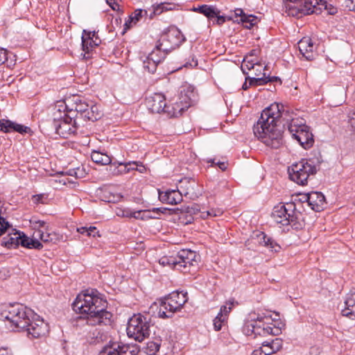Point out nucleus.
I'll list each match as a JSON object with an SVG mask.
<instances>
[{"label":"nucleus","instance_id":"30","mask_svg":"<svg viewBox=\"0 0 355 355\" xmlns=\"http://www.w3.org/2000/svg\"><path fill=\"white\" fill-rule=\"evenodd\" d=\"M91 158L94 162L102 165L110 164L112 162L111 158L107 155L96 150L92 153Z\"/></svg>","mask_w":355,"mask_h":355},{"label":"nucleus","instance_id":"39","mask_svg":"<svg viewBox=\"0 0 355 355\" xmlns=\"http://www.w3.org/2000/svg\"><path fill=\"white\" fill-rule=\"evenodd\" d=\"M174 7L175 5L170 3H161L160 4L154 7V14L160 15L164 11L172 10Z\"/></svg>","mask_w":355,"mask_h":355},{"label":"nucleus","instance_id":"28","mask_svg":"<svg viewBox=\"0 0 355 355\" xmlns=\"http://www.w3.org/2000/svg\"><path fill=\"white\" fill-rule=\"evenodd\" d=\"M144 14L147 15L146 10H143L141 9L136 10L130 17L129 19L125 21L124 24V30H127L130 27L135 25L143 17Z\"/></svg>","mask_w":355,"mask_h":355},{"label":"nucleus","instance_id":"55","mask_svg":"<svg viewBox=\"0 0 355 355\" xmlns=\"http://www.w3.org/2000/svg\"><path fill=\"white\" fill-rule=\"evenodd\" d=\"M168 210L167 208L159 207V208H153L152 209L153 213L157 216L160 215V214H164L165 211Z\"/></svg>","mask_w":355,"mask_h":355},{"label":"nucleus","instance_id":"23","mask_svg":"<svg viewBox=\"0 0 355 355\" xmlns=\"http://www.w3.org/2000/svg\"><path fill=\"white\" fill-rule=\"evenodd\" d=\"M102 115L100 107L90 101V105L85 110V113H83L80 117L83 118L85 120L95 121L101 119Z\"/></svg>","mask_w":355,"mask_h":355},{"label":"nucleus","instance_id":"40","mask_svg":"<svg viewBox=\"0 0 355 355\" xmlns=\"http://www.w3.org/2000/svg\"><path fill=\"white\" fill-rule=\"evenodd\" d=\"M18 233L19 232L15 233L13 236H8V238H3L2 244L8 248H12V246H18Z\"/></svg>","mask_w":355,"mask_h":355},{"label":"nucleus","instance_id":"31","mask_svg":"<svg viewBox=\"0 0 355 355\" xmlns=\"http://www.w3.org/2000/svg\"><path fill=\"white\" fill-rule=\"evenodd\" d=\"M257 65L261 67L259 64V60L257 58H249L248 57H245L243 59V63L241 64V70L244 74L248 73V71L254 69V66Z\"/></svg>","mask_w":355,"mask_h":355},{"label":"nucleus","instance_id":"50","mask_svg":"<svg viewBox=\"0 0 355 355\" xmlns=\"http://www.w3.org/2000/svg\"><path fill=\"white\" fill-rule=\"evenodd\" d=\"M43 247L42 244L37 239H31L29 242L30 249H41Z\"/></svg>","mask_w":355,"mask_h":355},{"label":"nucleus","instance_id":"53","mask_svg":"<svg viewBox=\"0 0 355 355\" xmlns=\"http://www.w3.org/2000/svg\"><path fill=\"white\" fill-rule=\"evenodd\" d=\"M286 1L289 2V3H299V5H291V4H288L286 6V8L288 9V14L289 15H291L290 13H289V7H300L301 5H304V0H286Z\"/></svg>","mask_w":355,"mask_h":355},{"label":"nucleus","instance_id":"11","mask_svg":"<svg viewBox=\"0 0 355 355\" xmlns=\"http://www.w3.org/2000/svg\"><path fill=\"white\" fill-rule=\"evenodd\" d=\"M198 258L199 256L195 251L189 249L180 250L177 254L178 270L183 272H189L191 266L198 265Z\"/></svg>","mask_w":355,"mask_h":355},{"label":"nucleus","instance_id":"59","mask_svg":"<svg viewBox=\"0 0 355 355\" xmlns=\"http://www.w3.org/2000/svg\"><path fill=\"white\" fill-rule=\"evenodd\" d=\"M132 218L142 220V210L133 211Z\"/></svg>","mask_w":355,"mask_h":355},{"label":"nucleus","instance_id":"58","mask_svg":"<svg viewBox=\"0 0 355 355\" xmlns=\"http://www.w3.org/2000/svg\"><path fill=\"white\" fill-rule=\"evenodd\" d=\"M250 77H247L245 78V82L242 85V89L243 90H246L249 88L250 86H257L258 85H250Z\"/></svg>","mask_w":355,"mask_h":355},{"label":"nucleus","instance_id":"6","mask_svg":"<svg viewBox=\"0 0 355 355\" xmlns=\"http://www.w3.org/2000/svg\"><path fill=\"white\" fill-rule=\"evenodd\" d=\"M318 171V167L312 159H302L293 164L288 168L289 178L299 185H306L308 179L314 175Z\"/></svg>","mask_w":355,"mask_h":355},{"label":"nucleus","instance_id":"34","mask_svg":"<svg viewBox=\"0 0 355 355\" xmlns=\"http://www.w3.org/2000/svg\"><path fill=\"white\" fill-rule=\"evenodd\" d=\"M8 127L9 129H10V132L15 131L20 134L31 132V129L29 127L12 122L11 121L8 122Z\"/></svg>","mask_w":355,"mask_h":355},{"label":"nucleus","instance_id":"62","mask_svg":"<svg viewBox=\"0 0 355 355\" xmlns=\"http://www.w3.org/2000/svg\"><path fill=\"white\" fill-rule=\"evenodd\" d=\"M122 211H123L122 216L127 217V218H132L133 211H131L130 209H126V210H123Z\"/></svg>","mask_w":355,"mask_h":355},{"label":"nucleus","instance_id":"18","mask_svg":"<svg viewBox=\"0 0 355 355\" xmlns=\"http://www.w3.org/2000/svg\"><path fill=\"white\" fill-rule=\"evenodd\" d=\"M159 199L161 202L170 205H177L182 201V192L180 190L159 191Z\"/></svg>","mask_w":355,"mask_h":355},{"label":"nucleus","instance_id":"5","mask_svg":"<svg viewBox=\"0 0 355 355\" xmlns=\"http://www.w3.org/2000/svg\"><path fill=\"white\" fill-rule=\"evenodd\" d=\"M302 214L297 210V205L294 202L279 204L275 206L272 213V218L277 223L282 225H291L294 229H302L304 222Z\"/></svg>","mask_w":355,"mask_h":355},{"label":"nucleus","instance_id":"21","mask_svg":"<svg viewBox=\"0 0 355 355\" xmlns=\"http://www.w3.org/2000/svg\"><path fill=\"white\" fill-rule=\"evenodd\" d=\"M178 99H182V102H187L189 107L196 100V93L192 85H184L180 88Z\"/></svg>","mask_w":355,"mask_h":355},{"label":"nucleus","instance_id":"9","mask_svg":"<svg viewBox=\"0 0 355 355\" xmlns=\"http://www.w3.org/2000/svg\"><path fill=\"white\" fill-rule=\"evenodd\" d=\"M187 300V293L172 292L162 301L157 312L159 318L163 319L171 318L175 312L182 308Z\"/></svg>","mask_w":355,"mask_h":355},{"label":"nucleus","instance_id":"56","mask_svg":"<svg viewBox=\"0 0 355 355\" xmlns=\"http://www.w3.org/2000/svg\"><path fill=\"white\" fill-rule=\"evenodd\" d=\"M106 2L112 10H116L119 9V6L116 2L115 0H106Z\"/></svg>","mask_w":355,"mask_h":355},{"label":"nucleus","instance_id":"64","mask_svg":"<svg viewBox=\"0 0 355 355\" xmlns=\"http://www.w3.org/2000/svg\"><path fill=\"white\" fill-rule=\"evenodd\" d=\"M0 355H12L10 352L5 348L0 349Z\"/></svg>","mask_w":355,"mask_h":355},{"label":"nucleus","instance_id":"45","mask_svg":"<svg viewBox=\"0 0 355 355\" xmlns=\"http://www.w3.org/2000/svg\"><path fill=\"white\" fill-rule=\"evenodd\" d=\"M17 239H18V241H19L17 245H21L23 247H26V248H28L29 242L31 240V239L29 237L26 236L24 234H21V233L19 232Z\"/></svg>","mask_w":355,"mask_h":355},{"label":"nucleus","instance_id":"57","mask_svg":"<svg viewBox=\"0 0 355 355\" xmlns=\"http://www.w3.org/2000/svg\"><path fill=\"white\" fill-rule=\"evenodd\" d=\"M313 44L312 42H311V39L309 37H304L303 38H302L297 43V44Z\"/></svg>","mask_w":355,"mask_h":355},{"label":"nucleus","instance_id":"48","mask_svg":"<svg viewBox=\"0 0 355 355\" xmlns=\"http://www.w3.org/2000/svg\"><path fill=\"white\" fill-rule=\"evenodd\" d=\"M208 163H211V166L217 165L222 171H225L227 168V164L225 162L216 161V158L208 159Z\"/></svg>","mask_w":355,"mask_h":355},{"label":"nucleus","instance_id":"15","mask_svg":"<svg viewBox=\"0 0 355 355\" xmlns=\"http://www.w3.org/2000/svg\"><path fill=\"white\" fill-rule=\"evenodd\" d=\"M300 200L306 202L309 206L315 211H320L326 204L324 196L321 192L314 191L302 196Z\"/></svg>","mask_w":355,"mask_h":355},{"label":"nucleus","instance_id":"63","mask_svg":"<svg viewBox=\"0 0 355 355\" xmlns=\"http://www.w3.org/2000/svg\"><path fill=\"white\" fill-rule=\"evenodd\" d=\"M77 231L82 234H86L87 235L88 227H80L77 229Z\"/></svg>","mask_w":355,"mask_h":355},{"label":"nucleus","instance_id":"49","mask_svg":"<svg viewBox=\"0 0 355 355\" xmlns=\"http://www.w3.org/2000/svg\"><path fill=\"white\" fill-rule=\"evenodd\" d=\"M8 122H10V120L0 119V131L10 132V129H9L8 127Z\"/></svg>","mask_w":355,"mask_h":355},{"label":"nucleus","instance_id":"29","mask_svg":"<svg viewBox=\"0 0 355 355\" xmlns=\"http://www.w3.org/2000/svg\"><path fill=\"white\" fill-rule=\"evenodd\" d=\"M302 55L307 60L315 59L317 55L316 46H297Z\"/></svg>","mask_w":355,"mask_h":355},{"label":"nucleus","instance_id":"27","mask_svg":"<svg viewBox=\"0 0 355 355\" xmlns=\"http://www.w3.org/2000/svg\"><path fill=\"white\" fill-rule=\"evenodd\" d=\"M193 10L199 12L209 19L215 18V16L220 14V10L215 6L208 5H202L198 8H195Z\"/></svg>","mask_w":355,"mask_h":355},{"label":"nucleus","instance_id":"22","mask_svg":"<svg viewBox=\"0 0 355 355\" xmlns=\"http://www.w3.org/2000/svg\"><path fill=\"white\" fill-rule=\"evenodd\" d=\"M236 17H240V21L246 28H251L258 21V18L252 15H246L241 8L234 10Z\"/></svg>","mask_w":355,"mask_h":355},{"label":"nucleus","instance_id":"16","mask_svg":"<svg viewBox=\"0 0 355 355\" xmlns=\"http://www.w3.org/2000/svg\"><path fill=\"white\" fill-rule=\"evenodd\" d=\"M148 109L152 113H166L167 104L164 95L160 93H155L149 96L146 101Z\"/></svg>","mask_w":355,"mask_h":355},{"label":"nucleus","instance_id":"19","mask_svg":"<svg viewBox=\"0 0 355 355\" xmlns=\"http://www.w3.org/2000/svg\"><path fill=\"white\" fill-rule=\"evenodd\" d=\"M342 315L349 319H355V289L347 294L345 300V308L341 311Z\"/></svg>","mask_w":355,"mask_h":355},{"label":"nucleus","instance_id":"7","mask_svg":"<svg viewBox=\"0 0 355 355\" xmlns=\"http://www.w3.org/2000/svg\"><path fill=\"white\" fill-rule=\"evenodd\" d=\"M150 318L148 315L134 314L128 320L127 335L136 341L142 342L150 336Z\"/></svg>","mask_w":355,"mask_h":355},{"label":"nucleus","instance_id":"24","mask_svg":"<svg viewBox=\"0 0 355 355\" xmlns=\"http://www.w3.org/2000/svg\"><path fill=\"white\" fill-rule=\"evenodd\" d=\"M71 54L80 59H89L92 57L95 46H72Z\"/></svg>","mask_w":355,"mask_h":355},{"label":"nucleus","instance_id":"54","mask_svg":"<svg viewBox=\"0 0 355 355\" xmlns=\"http://www.w3.org/2000/svg\"><path fill=\"white\" fill-rule=\"evenodd\" d=\"M44 194H37L32 197L33 202L35 204L43 203Z\"/></svg>","mask_w":355,"mask_h":355},{"label":"nucleus","instance_id":"13","mask_svg":"<svg viewBox=\"0 0 355 355\" xmlns=\"http://www.w3.org/2000/svg\"><path fill=\"white\" fill-rule=\"evenodd\" d=\"M64 103L68 113L76 112L75 117H77L78 114L81 116L83 113H85V110L90 105V102L88 103L84 97L79 95L67 97L65 98Z\"/></svg>","mask_w":355,"mask_h":355},{"label":"nucleus","instance_id":"46","mask_svg":"<svg viewBox=\"0 0 355 355\" xmlns=\"http://www.w3.org/2000/svg\"><path fill=\"white\" fill-rule=\"evenodd\" d=\"M262 351L263 355H272L275 354L271 346L267 343V340L262 343V346L259 348Z\"/></svg>","mask_w":355,"mask_h":355},{"label":"nucleus","instance_id":"60","mask_svg":"<svg viewBox=\"0 0 355 355\" xmlns=\"http://www.w3.org/2000/svg\"><path fill=\"white\" fill-rule=\"evenodd\" d=\"M97 233L96 227L94 226H90L88 227L87 236H95V234Z\"/></svg>","mask_w":355,"mask_h":355},{"label":"nucleus","instance_id":"8","mask_svg":"<svg viewBox=\"0 0 355 355\" xmlns=\"http://www.w3.org/2000/svg\"><path fill=\"white\" fill-rule=\"evenodd\" d=\"M323 10H326L328 15H333L337 12V8L328 3L326 0H304V4L300 7H289V13L300 18L306 15H319Z\"/></svg>","mask_w":355,"mask_h":355},{"label":"nucleus","instance_id":"1","mask_svg":"<svg viewBox=\"0 0 355 355\" xmlns=\"http://www.w3.org/2000/svg\"><path fill=\"white\" fill-rule=\"evenodd\" d=\"M289 112L284 105L274 103L264 109L256 124L253 126L254 136L266 146L272 148H279L284 144L283 127L286 121L288 131L292 137L304 148H311L313 143V134L309 127L305 124H298L288 118Z\"/></svg>","mask_w":355,"mask_h":355},{"label":"nucleus","instance_id":"42","mask_svg":"<svg viewBox=\"0 0 355 355\" xmlns=\"http://www.w3.org/2000/svg\"><path fill=\"white\" fill-rule=\"evenodd\" d=\"M246 57H248L249 58H257L259 60V63L263 62V64H265L266 61L262 56V51L259 48L252 50Z\"/></svg>","mask_w":355,"mask_h":355},{"label":"nucleus","instance_id":"47","mask_svg":"<svg viewBox=\"0 0 355 355\" xmlns=\"http://www.w3.org/2000/svg\"><path fill=\"white\" fill-rule=\"evenodd\" d=\"M11 53H9L7 49L1 47L0 46V65L3 64L6 61L8 60L9 55Z\"/></svg>","mask_w":355,"mask_h":355},{"label":"nucleus","instance_id":"36","mask_svg":"<svg viewBox=\"0 0 355 355\" xmlns=\"http://www.w3.org/2000/svg\"><path fill=\"white\" fill-rule=\"evenodd\" d=\"M165 37H168V41L173 44H179L181 42L180 38L182 35L180 32L178 30L169 31Z\"/></svg>","mask_w":355,"mask_h":355},{"label":"nucleus","instance_id":"44","mask_svg":"<svg viewBox=\"0 0 355 355\" xmlns=\"http://www.w3.org/2000/svg\"><path fill=\"white\" fill-rule=\"evenodd\" d=\"M232 305H233V302H227L225 305H223L220 307V312L218 314L223 316V318L227 319V315L232 310Z\"/></svg>","mask_w":355,"mask_h":355},{"label":"nucleus","instance_id":"25","mask_svg":"<svg viewBox=\"0 0 355 355\" xmlns=\"http://www.w3.org/2000/svg\"><path fill=\"white\" fill-rule=\"evenodd\" d=\"M81 39V44H101L102 42L98 32L94 31L83 30Z\"/></svg>","mask_w":355,"mask_h":355},{"label":"nucleus","instance_id":"38","mask_svg":"<svg viewBox=\"0 0 355 355\" xmlns=\"http://www.w3.org/2000/svg\"><path fill=\"white\" fill-rule=\"evenodd\" d=\"M137 166L136 162H128L125 164L120 163L117 168L116 173H127L131 170H135Z\"/></svg>","mask_w":355,"mask_h":355},{"label":"nucleus","instance_id":"14","mask_svg":"<svg viewBox=\"0 0 355 355\" xmlns=\"http://www.w3.org/2000/svg\"><path fill=\"white\" fill-rule=\"evenodd\" d=\"M139 350L134 347L119 343L105 345L99 355H138Z\"/></svg>","mask_w":355,"mask_h":355},{"label":"nucleus","instance_id":"35","mask_svg":"<svg viewBox=\"0 0 355 355\" xmlns=\"http://www.w3.org/2000/svg\"><path fill=\"white\" fill-rule=\"evenodd\" d=\"M34 236L35 237H38L43 242L47 243L51 242L53 240V235L50 232L49 227H47V230H40L39 232H35Z\"/></svg>","mask_w":355,"mask_h":355},{"label":"nucleus","instance_id":"2","mask_svg":"<svg viewBox=\"0 0 355 355\" xmlns=\"http://www.w3.org/2000/svg\"><path fill=\"white\" fill-rule=\"evenodd\" d=\"M1 318L9 320L15 327L26 331L28 336L40 338L49 332V325L31 309L21 304H10L1 313Z\"/></svg>","mask_w":355,"mask_h":355},{"label":"nucleus","instance_id":"26","mask_svg":"<svg viewBox=\"0 0 355 355\" xmlns=\"http://www.w3.org/2000/svg\"><path fill=\"white\" fill-rule=\"evenodd\" d=\"M263 76L260 78H254L252 77L250 78V85H265L268 83H279V85L282 84L281 79L277 76H266V73H263Z\"/></svg>","mask_w":355,"mask_h":355},{"label":"nucleus","instance_id":"17","mask_svg":"<svg viewBox=\"0 0 355 355\" xmlns=\"http://www.w3.org/2000/svg\"><path fill=\"white\" fill-rule=\"evenodd\" d=\"M170 105H167L166 114L171 117H177L189 107V104L182 102V99H171Z\"/></svg>","mask_w":355,"mask_h":355},{"label":"nucleus","instance_id":"37","mask_svg":"<svg viewBox=\"0 0 355 355\" xmlns=\"http://www.w3.org/2000/svg\"><path fill=\"white\" fill-rule=\"evenodd\" d=\"M31 227L35 230V232H39L40 230H47L49 225L44 220H37L33 218L30 220Z\"/></svg>","mask_w":355,"mask_h":355},{"label":"nucleus","instance_id":"33","mask_svg":"<svg viewBox=\"0 0 355 355\" xmlns=\"http://www.w3.org/2000/svg\"><path fill=\"white\" fill-rule=\"evenodd\" d=\"M159 263L162 266H168L171 268L178 270L177 256H164L159 259Z\"/></svg>","mask_w":355,"mask_h":355},{"label":"nucleus","instance_id":"51","mask_svg":"<svg viewBox=\"0 0 355 355\" xmlns=\"http://www.w3.org/2000/svg\"><path fill=\"white\" fill-rule=\"evenodd\" d=\"M158 216L155 215L152 210H142V220H146L150 218H157Z\"/></svg>","mask_w":355,"mask_h":355},{"label":"nucleus","instance_id":"12","mask_svg":"<svg viewBox=\"0 0 355 355\" xmlns=\"http://www.w3.org/2000/svg\"><path fill=\"white\" fill-rule=\"evenodd\" d=\"M161 46H155L143 62L144 70L149 73H154L156 71L158 64L162 62L168 53V51L162 49Z\"/></svg>","mask_w":355,"mask_h":355},{"label":"nucleus","instance_id":"10","mask_svg":"<svg viewBox=\"0 0 355 355\" xmlns=\"http://www.w3.org/2000/svg\"><path fill=\"white\" fill-rule=\"evenodd\" d=\"M60 116L56 117V113L53 114V125L55 133L63 138H68L74 135L78 130L76 121L73 116H70L65 112H60V109L58 110Z\"/></svg>","mask_w":355,"mask_h":355},{"label":"nucleus","instance_id":"3","mask_svg":"<svg viewBox=\"0 0 355 355\" xmlns=\"http://www.w3.org/2000/svg\"><path fill=\"white\" fill-rule=\"evenodd\" d=\"M105 303V300L97 295L96 291L86 290L77 295L72 308L74 311L85 315L89 325L107 324L112 315L106 311Z\"/></svg>","mask_w":355,"mask_h":355},{"label":"nucleus","instance_id":"52","mask_svg":"<svg viewBox=\"0 0 355 355\" xmlns=\"http://www.w3.org/2000/svg\"><path fill=\"white\" fill-rule=\"evenodd\" d=\"M344 6L349 10L355 12V0H345Z\"/></svg>","mask_w":355,"mask_h":355},{"label":"nucleus","instance_id":"32","mask_svg":"<svg viewBox=\"0 0 355 355\" xmlns=\"http://www.w3.org/2000/svg\"><path fill=\"white\" fill-rule=\"evenodd\" d=\"M195 181L192 178H184L180 180V188L184 196L189 194L190 190H193Z\"/></svg>","mask_w":355,"mask_h":355},{"label":"nucleus","instance_id":"20","mask_svg":"<svg viewBox=\"0 0 355 355\" xmlns=\"http://www.w3.org/2000/svg\"><path fill=\"white\" fill-rule=\"evenodd\" d=\"M256 239L261 245L267 248L271 252H279L281 249V246L271 236L263 232L256 234Z\"/></svg>","mask_w":355,"mask_h":355},{"label":"nucleus","instance_id":"4","mask_svg":"<svg viewBox=\"0 0 355 355\" xmlns=\"http://www.w3.org/2000/svg\"><path fill=\"white\" fill-rule=\"evenodd\" d=\"M270 317L252 313L250 320L245 321L243 327V332L248 336H266L268 335L278 336L282 333V329L272 323H269Z\"/></svg>","mask_w":355,"mask_h":355},{"label":"nucleus","instance_id":"61","mask_svg":"<svg viewBox=\"0 0 355 355\" xmlns=\"http://www.w3.org/2000/svg\"><path fill=\"white\" fill-rule=\"evenodd\" d=\"M215 17L216 18V23L218 25H221L225 21V17L220 16V15H219V14L217 15L216 16H215Z\"/></svg>","mask_w":355,"mask_h":355},{"label":"nucleus","instance_id":"41","mask_svg":"<svg viewBox=\"0 0 355 355\" xmlns=\"http://www.w3.org/2000/svg\"><path fill=\"white\" fill-rule=\"evenodd\" d=\"M267 343L271 346L273 352L276 353L282 347L283 341L281 338H276L271 340H267Z\"/></svg>","mask_w":355,"mask_h":355},{"label":"nucleus","instance_id":"43","mask_svg":"<svg viewBox=\"0 0 355 355\" xmlns=\"http://www.w3.org/2000/svg\"><path fill=\"white\" fill-rule=\"evenodd\" d=\"M226 320V318L218 314L213 321L214 329L216 331H220L222 329V326L225 324Z\"/></svg>","mask_w":355,"mask_h":355}]
</instances>
